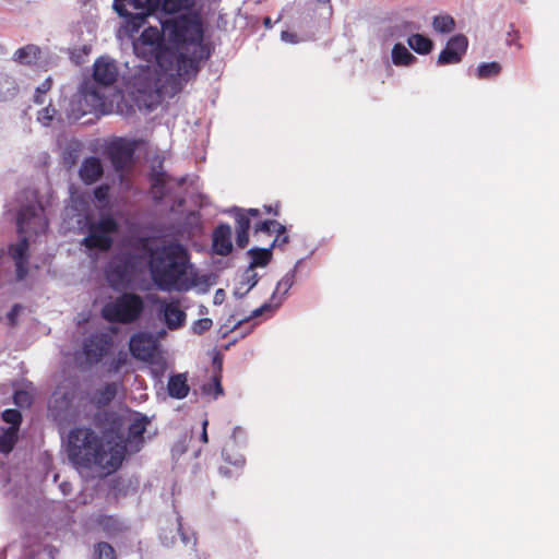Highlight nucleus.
Wrapping results in <instances>:
<instances>
[{
  "label": "nucleus",
  "instance_id": "obj_32",
  "mask_svg": "<svg viewBox=\"0 0 559 559\" xmlns=\"http://www.w3.org/2000/svg\"><path fill=\"white\" fill-rule=\"evenodd\" d=\"M83 99L91 104L92 108L97 109L104 105V95L96 87H86L83 90Z\"/></svg>",
  "mask_w": 559,
  "mask_h": 559
},
{
  "label": "nucleus",
  "instance_id": "obj_39",
  "mask_svg": "<svg viewBox=\"0 0 559 559\" xmlns=\"http://www.w3.org/2000/svg\"><path fill=\"white\" fill-rule=\"evenodd\" d=\"M52 80L47 78L37 88L34 94V103L43 105L45 103V95L51 90Z\"/></svg>",
  "mask_w": 559,
  "mask_h": 559
},
{
  "label": "nucleus",
  "instance_id": "obj_55",
  "mask_svg": "<svg viewBox=\"0 0 559 559\" xmlns=\"http://www.w3.org/2000/svg\"><path fill=\"white\" fill-rule=\"evenodd\" d=\"M249 319L250 318H247V319H245L242 321H238V323L233 328V330H236L242 322H247V321H249Z\"/></svg>",
  "mask_w": 559,
  "mask_h": 559
},
{
  "label": "nucleus",
  "instance_id": "obj_17",
  "mask_svg": "<svg viewBox=\"0 0 559 559\" xmlns=\"http://www.w3.org/2000/svg\"><path fill=\"white\" fill-rule=\"evenodd\" d=\"M104 175V167L96 156L86 157L79 169V177L86 186L97 182Z\"/></svg>",
  "mask_w": 559,
  "mask_h": 559
},
{
  "label": "nucleus",
  "instance_id": "obj_51",
  "mask_svg": "<svg viewBox=\"0 0 559 559\" xmlns=\"http://www.w3.org/2000/svg\"><path fill=\"white\" fill-rule=\"evenodd\" d=\"M266 214H273L274 216H277L280 214V205L276 204L274 207L272 205H264L263 206Z\"/></svg>",
  "mask_w": 559,
  "mask_h": 559
},
{
  "label": "nucleus",
  "instance_id": "obj_47",
  "mask_svg": "<svg viewBox=\"0 0 559 559\" xmlns=\"http://www.w3.org/2000/svg\"><path fill=\"white\" fill-rule=\"evenodd\" d=\"M22 310V306L19 305V304H15L11 310L9 311L8 313V322H9V325L11 326H14L16 324V321H17V317L20 314Z\"/></svg>",
  "mask_w": 559,
  "mask_h": 559
},
{
  "label": "nucleus",
  "instance_id": "obj_37",
  "mask_svg": "<svg viewBox=\"0 0 559 559\" xmlns=\"http://www.w3.org/2000/svg\"><path fill=\"white\" fill-rule=\"evenodd\" d=\"M289 242V236L287 234L286 227L284 225H278L276 229V236L271 245V250L273 248L284 249L285 246Z\"/></svg>",
  "mask_w": 559,
  "mask_h": 559
},
{
  "label": "nucleus",
  "instance_id": "obj_35",
  "mask_svg": "<svg viewBox=\"0 0 559 559\" xmlns=\"http://www.w3.org/2000/svg\"><path fill=\"white\" fill-rule=\"evenodd\" d=\"M3 421L10 424L9 428H15L16 431L20 429V425L22 423V414L20 411L14 408H9L3 411L1 415Z\"/></svg>",
  "mask_w": 559,
  "mask_h": 559
},
{
  "label": "nucleus",
  "instance_id": "obj_3",
  "mask_svg": "<svg viewBox=\"0 0 559 559\" xmlns=\"http://www.w3.org/2000/svg\"><path fill=\"white\" fill-rule=\"evenodd\" d=\"M67 450L74 465L85 468L95 466L109 474L121 466L127 445L123 441H104L91 428L78 427L68 435Z\"/></svg>",
  "mask_w": 559,
  "mask_h": 559
},
{
  "label": "nucleus",
  "instance_id": "obj_8",
  "mask_svg": "<svg viewBox=\"0 0 559 559\" xmlns=\"http://www.w3.org/2000/svg\"><path fill=\"white\" fill-rule=\"evenodd\" d=\"M135 262L133 257L126 255L110 263L106 270V277L115 289L127 287L134 275Z\"/></svg>",
  "mask_w": 559,
  "mask_h": 559
},
{
  "label": "nucleus",
  "instance_id": "obj_24",
  "mask_svg": "<svg viewBox=\"0 0 559 559\" xmlns=\"http://www.w3.org/2000/svg\"><path fill=\"white\" fill-rule=\"evenodd\" d=\"M407 43L408 46L419 55L429 53L433 47L431 39L421 34H414L409 36Z\"/></svg>",
  "mask_w": 559,
  "mask_h": 559
},
{
  "label": "nucleus",
  "instance_id": "obj_45",
  "mask_svg": "<svg viewBox=\"0 0 559 559\" xmlns=\"http://www.w3.org/2000/svg\"><path fill=\"white\" fill-rule=\"evenodd\" d=\"M109 191H110V187L108 185H106V183L100 185L94 189V198L98 202L105 203L109 199Z\"/></svg>",
  "mask_w": 559,
  "mask_h": 559
},
{
  "label": "nucleus",
  "instance_id": "obj_33",
  "mask_svg": "<svg viewBox=\"0 0 559 559\" xmlns=\"http://www.w3.org/2000/svg\"><path fill=\"white\" fill-rule=\"evenodd\" d=\"M147 419L146 417H141L135 419L129 427V438L134 440H142L143 435L146 430Z\"/></svg>",
  "mask_w": 559,
  "mask_h": 559
},
{
  "label": "nucleus",
  "instance_id": "obj_2",
  "mask_svg": "<svg viewBox=\"0 0 559 559\" xmlns=\"http://www.w3.org/2000/svg\"><path fill=\"white\" fill-rule=\"evenodd\" d=\"M147 264L151 278L159 290L187 292L195 285L190 253L178 241L150 248Z\"/></svg>",
  "mask_w": 559,
  "mask_h": 559
},
{
  "label": "nucleus",
  "instance_id": "obj_28",
  "mask_svg": "<svg viewBox=\"0 0 559 559\" xmlns=\"http://www.w3.org/2000/svg\"><path fill=\"white\" fill-rule=\"evenodd\" d=\"M160 4L165 13L174 14L192 9L194 0H162Z\"/></svg>",
  "mask_w": 559,
  "mask_h": 559
},
{
  "label": "nucleus",
  "instance_id": "obj_18",
  "mask_svg": "<svg viewBox=\"0 0 559 559\" xmlns=\"http://www.w3.org/2000/svg\"><path fill=\"white\" fill-rule=\"evenodd\" d=\"M230 212L235 218L236 245L243 249L249 243V230L251 227V221L247 213H245V209L234 207Z\"/></svg>",
  "mask_w": 559,
  "mask_h": 559
},
{
  "label": "nucleus",
  "instance_id": "obj_46",
  "mask_svg": "<svg viewBox=\"0 0 559 559\" xmlns=\"http://www.w3.org/2000/svg\"><path fill=\"white\" fill-rule=\"evenodd\" d=\"M165 177L166 175L164 173H154L152 174L151 176V181H152V189L154 191H162L165 187Z\"/></svg>",
  "mask_w": 559,
  "mask_h": 559
},
{
  "label": "nucleus",
  "instance_id": "obj_10",
  "mask_svg": "<svg viewBox=\"0 0 559 559\" xmlns=\"http://www.w3.org/2000/svg\"><path fill=\"white\" fill-rule=\"evenodd\" d=\"M159 4V0H114V9L123 17L143 21Z\"/></svg>",
  "mask_w": 559,
  "mask_h": 559
},
{
  "label": "nucleus",
  "instance_id": "obj_12",
  "mask_svg": "<svg viewBox=\"0 0 559 559\" xmlns=\"http://www.w3.org/2000/svg\"><path fill=\"white\" fill-rule=\"evenodd\" d=\"M135 146L132 142L119 138L107 146V155L117 171L124 170L132 162Z\"/></svg>",
  "mask_w": 559,
  "mask_h": 559
},
{
  "label": "nucleus",
  "instance_id": "obj_25",
  "mask_svg": "<svg viewBox=\"0 0 559 559\" xmlns=\"http://www.w3.org/2000/svg\"><path fill=\"white\" fill-rule=\"evenodd\" d=\"M96 523L108 535L117 534L123 530V524L114 515H99Z\"/></svg>",
  "mask_w": 559,
  "mask_h": 559
},
{
  "label": "nucleus",
  "instance_id": "obj_40",
  "mask_svg": "<svg viewBox=\"0 0 559 559\" xmlns=\"http://www.w3.org/2000/svg\"><path fill=\"white\" fill-rule=\"evenodd\" d=\"M278 225H281V223H278L277 221L266 219L255 224L254 233H264L267 235H272L273 233H276Z\"/></svg>",
  "mask_w": 559,
  "mask_h": 559
},
{
  "label": "nucleus",
  "instance_id": "obj_30",
  "mask_svg": "<svg viewBox=\"0 0 559 559\" xmlns=\"http://www.w3.org/2000/svg\"><path fill=\"white\" fill-rule=\"evenodd\" d=\"M501 66L499 62L492 61L487 63H480L477 68V78L486 80L498 76L501 72Z\"/></svg>",
  "mask_w": 559,
  "mask_h": 559
},
{
  "label": "nucleus",
  "instance_id": "obj_23",
  "mask_svg": "<svg viewBox=\"0 0 559 559\" xmlns=\"http://www.w3.org/2000/svg\"><path fill=\"white\" fill-rule=\"evenodd\" d=\"M251 262L248 269L254 271L255 267H264L272 260L271 248H252L248 251Z\"/></svg>",
  "mask_w": 559,
  "mask_h": 559
},
{
  "label": "nucleus",
  "instance_id": "obj_1",
  "mask_svg": "<svg viewBox=\"0 0 559 559\" xmlns=\"http://www.w3.org/2000/svg\"><path fill=\"white\" fill-rule=\"evenodd\" d=\"M163 29L173 48L157 52V64L165 72H175L180 80L189 82L198 75L201 63L211 56L210 47L203 43V23L197 14H182L165 21Z\"/></svg>",
  "mask_w": 559,
  "mask_h": 559
},
{
  "label": "nucleus",
  "instance_id": "obj_53",
  "mask_svg": "<svg viewBox=\"0 0 559 559\" xmlns=\"http://www.w3.org/2000/svg\"><path fill=\"white\" fill-rule=\"evenodd\" d=\"M245 213H247L248 217L251 218H257V217H260L261 215V212L259 209H248V210H245Z\"/></svg>",
  "mask_w": 559,
  "mask_h": 559
},
{
  "label": "nucleus",
  "instance_id": "obj_31",
  "mask_svg": "<svg viewBox=\"0 0 559 559\" xmlns=\"http://www.w3.org/2000/svg\"><path fill=\"white\" fill-rule=\"evenodd\" d=\"M433 28L439 33H450L455 27V21L451 15H437L432 22Z\"/></svg>",
  "mask_w": 559,
  "mask_h": 559
},
{
  "label": "nucleus",
  "instance_id": "obj_41",
  "mask_svg": "<svg viewBox=\"0 0 559 559\" xmlns=\"http://www.w3.org/2000/svg\"><path fill=\"white\" fill-rule=\"evenodd\" d=\"M213 325V322L210 318H202L193 322L191 329L192 332L197 335H202L206 331H209Z\"/></svg>",
  "mask_w": 559,
  "mask_h": 559
},
{
  "label": "nucleus",
  "instance_id": "obj_43",
  "mask_svg": "<svg viewBox=\"0 0 559 559\" xmlns=\"http://www.w3.org/2000/svg\"><path fill=\"white\" fill-rule=\"evenodd\" d=\"M56 115V109L51 106H47L38 111L37 119L44 126H48Z\"/></svg>",
  "mask_w": 559,
  "mask_h": 559
},
{
  "label": "nucleus",
  "instance_id": "obj_44",
  "mask_svg": "<svg viewBox=\"0 0 559 559\" xmlns=\"http://www.w3.org/2000/svg\"><path fill=\"white\" fill-rule=\"evenodd\" d=\"M506 44L508 46H515L518 49H522L523 45L520 43V32L514 29L511 25V31L507 33Z\"/></svg>",
  "mask_w": 559,
  "mask_h": 559
},
{
  "label": "nucleus",
  "instance_id": "obj_42",
  "mask_svg": "<svg viewBox=\"0 0 559 559\" xmlns=\"http://www.w3.org/2000/svg\"><path fill=\"white\" fill-rule=\"evenodd\" d=\"M14 403L20 407H27L32 404V395L23 390H19L13 395Z\"/></svg>",
  "mask_w": 559,
  "mask_h": 559
},
{
  "label": "nucleus",
  "instance_id": "obj_14",
  "mask_svg": "<svg viewBox=\"0 0 559 559\" xmlns=\"http://www.w3.org/2000/svg\"><path fill=\"white\" fill-rule=\"evenodd\" d=\"M158 304V310L159 314L162 316V320L170 331L178 330L185 325L187 314L181 309V304L179 299H163L159 300Z\"/></svg>",
  "mask_w": 559,
  "mask_h": 559
},
{
  "label": "nucleus",
  "instance_id": "obj_15",
  "mask_svg": "<svg viewBox=\"0 0 559 559\" xmlns=\"http://www.w3.org/2000/svg\"><path fill=\"white\" fill-rule=\"evenodd\" d=\"M296 271L290 270L287 272L277 283L274 293L272 294L271 301L263 304L260 308H257L252 311L250 318H257L261 316L264 311L270 310L271 308H277L282 305L285 296L293 287L295 283Z\"/></svg>",
  "mask_w": 559,
  "mask_h": 559
},
{
  "label": "nucleus",
  "instance_id": "obj_29",
  "mask_svg": "<svg viewBox=\"0 0 559 559\" xmlns=\"http://www.w3.org/2000/svg\"><path fill=\"white\" fill-rule=\"evenodd\" d=\"M17 432L15 428H7L0 435V452L9 454L17 442Z\"/></svg>",
  "mask_w": 559,
  "mask_h": 559
},
{
  "label": "nucleus",
  "instance_id": "obj_4",
  "mask_svg": "<svg viewBox=\"0 0 559 559\" xmlns=\"http://www.w3.org/2000/svg\"><path fill=\"white\" fill-rule=\"evenodd\" d=\"M47 228L48 221L40 205L28 204L21 207L16 217V230L21 239L9 246V254L14 262L17 281L25 280L28 274L29 241L27 235L37 236L46 233Z\"/></svg>",
  "mask_w": 559,
  "mask_h": 559
},
{
  "label": "nucleus",
  "instance_id": "obj_58",
  "mask_svg": "<svg viewBox=\"0 0 559 559\" xmlns=\"http://www.w3.org/2000/svg\"><path fill=\"white\" fill-rule=\"evenodd\" d=\"M61 487H62V491H63V492H66V490H68V487H66V485H64V484H63V485H61Z\"/></svg>",
  "mask_w": 559,
  "mask_h": 559
},
{
  "label": "nucleus",
  "instance_id": "obj_5",
  "mask_svg": "<svg viewBox=\"0 0 559 559\" xmlns=\"http://www.w3.org/2000/svg\"><path fill=\"white\" fill-rule=\"evenodd\" d=\"M144 309V300L140 295L126 292L106 302L100 314L109 323L131 324L141 318Z\"/></svg>",
  "mask_w": 559,
  "mask_h": 559
},
{
  "label": "nucleus",
  "instance_id": "obj_19",
  "mask_svg": "<svg viewBox=\"0 0 559 559\" xmlns=\"http://www.w3.org/2000/svg\"><path fill=\"white\" fill-rule=\"evenodd\" d=\"M213 249L219 255H228L233 250L231 228L228 224H219L213 231Z\"/></svg>",
  "mask_w": 559,
  "mask_h": 559
},
{
  "label": "nucleus",
  "instance_id": "obj_6",
  "mask_svg": "<svg viewBox=\"0 0 559 559\" xmlns=\"http://www.w3.org/2000/svg\"><path fill=\"white\" fill-rule=\"evenodd\" d=\"M247 443L246 431L241 427H235L228 441L222 450V456L225 462L221 465L218 473L226 478L238 477L245 466L246 457L242 453Z\"/></svg>",
  "mask_w": 559,
  "mask_h": 559
},
{
  "label": "nucleus",
  "instance_id": "obj_22",
  "mask_svg": "<svg viewBox=\"0 0 559 559\" xmlns=\"http://www.w3.org/2000/svg\"><path fill=\"white\" fill-rule=\"evenodd\" d=\"M168 394L174 399H185L189 394L187 378L182 373L171 376L167 384Z\"/></svg>",
  "mask_w": 559,
  "mask_h": 559
},
{
  "label": "nucleus",
  "instance_id": "obj_50",
  "mask_svg": "<svg viewBox=\"0 0 559 559\" xmlns=\"http://www.w3.org/2000/svg\"><path fill=\"white\" fill-rule=\"evenodd\" d=\"M207 426H209V420L205 418L202 423V432H201V436H200V439L203 443H207L209 442V436H207Z\"/></svg>",
  "mask_w": 559,
  "mask_h": 559
},
{
  "label": "nucleus",
  "instance_id": "obj_9",
  "mask_svg": "<svg viewBox=\"0 0 559 559\" xmlns=\"http://www.w3.org/2000/svg\"><path fill=\"white\" fill-rule=\"evenodd\" d=\"M114 345L112 337L107 333H94L83 342V354L90 365H96L103 360Z\"/></svg>",
  "mask_w": 559,
  "mask_h": 559
},
{
  "label": "nucleus",
  "instance_id": "obj_27",
  "mask_svg": "<svg viewBox=\"0 0 559 559\" xmlns=\"http://www.w3.org/2000/svg\"><path fill=\"white\" fill-rule=\"evenodd\" d=\"M258 282V273L251 269H247L241 276L240 286L237 288L235 294H238L240 297L247 295Z\"/></svg>",
  "mask_w": 559,
  "mask_h": 559
},
{
  "label": "nucleus",
  "instance_id": "obj_57",
  "mask_svg": "<svg viewBox=\"0 0 559 559\" xmlns=\"http://www.w3.org/2000/svg\"><path fill=\"white\" fill-rule=\"evenodd\" d=\"M61 487H62V491H63V492H66V490H68V487H66V485H64V484H63V485H61Z\"/></svg>",
  "mask_w": 559,
  "mask_h": 559
},
{
  "label": "nucleus",
  "instance_id": "obj_52",
  "mask_svg": "<svg viewBox=\"0 0 559 559\" xmlns=\"http://www.w3.org/2000/svg\"><path fill=\"white\" fill-rule=\"evenodd\" d=\"M12 83L13 82H11L8 76L0 74V98H2L4 95L3 90H2L3 84H12Z\"/></svg>",
  "mask_w": 559,
  "mask_h": 559
},
{
  "label": "nucleus",
  "instance_id": "obj_11",
  "mask_svg": "<svg viewBox=\"0 0 559 559\" xmlns=\"http://www.w3.org/2000/svg\"><path fill=\"white\" fill-rule=\"evenodd\" d=\"M129 350L135 359L152 362L157 353V342L150 333L136 332L130 337Z\"/></svg>",
  "mask_w": 559,
  "mask_h": 559
},
{
  "label": "nucleus",
  "instance_id": "obj_49",
  "mask_svg": "<svg viewBox=\"0 0 559 559\" xmlns=\"http://www.w3.org/2000/svg\"><path fill=\"white\" fill-rule=\"evenodd\" d=\"M281 38L290 44H297L298 43V36L295 33H290L288 31H283L281 33Z\"/></svg>",
  "mask_w": 559,
  "mask_h": 559
},
{
  "label": "nucleus",
  "instance_id": "obj_7",
  "mask_svg": "<svg viewBox=\"0 0 559 559\" xmlns=\"http://www.w3.org/2000/svg\"><path fill=\"white\" fill-rule=\"evenodd\" d=\"M118 231V222L110 214L102 215L97 222L88 225V234L82 245L90 250L108 251L114 243L112 235Z\"/></svg>",
  "mask_w": 559,
  "mask_h": 559
},
{
  "label": "nucleus",
  "instance_id": "obj_21",
  "mask_svg": "<svg viewBox=\"0 0 559 559\" xmlns=\"http://www.w3.org/2000/svg\"><path fill=\"white\" fill-rule=\"evenodd\" d=\"M118 385L115 382L106 383L103 388L98 389L92 396V403L96 407H105L109 405L116 397Z\"/></svg>",
  "mask_w": 559,
  "mask_h": 559
},
{
  "label": "nucleus",
  "instance_id": "obj_54",
  "mask_svg": "<svg viewBox=\"0 0 559 559\" xmlns=\"http://www.w3.org/2000/svg\"><path fill=\"white\" fill-rule=\"evenodd\" d=\"M263 25L265 28L270 29L273 26V22L270 16L263 19Z\"/></svg>",
  "mask_w": 559,
  "mask_h": 559
},
{
  "label": "nucleus",
  "instance_id": "obj_56",
  "mask_svg": "<svg viewBox=\"0 0 559 559\" xmlns=\"http://www.w3.org/2000/svg\"><path fill=\"white\" fill-rule=\"evenodd\" d=\"M317 2H319V3H329L330 0H317Z\"/></svg>",
  "mask_w": 559,
  "mask_h": 559
},
{
  "label": "nucleus",
  "instance_id": "obj_13",
  "mask_svg": "<svg viewBox=\"0 0 559 559\" xmlns=\"http://www.w3.org/2000/svg\"><path fill=\"white\" fill-rule=\"evenodd\" d=\"M119 75L117 62L108 56H100L93 66V79L102 86L114 85Z\"/></svg>",
  "mask_w": 559,
  "mask_h": 559
},
{
  "label": "nucleus",
  "instance_id": "obj_38",
  "mask_svg": "<svg viewBox=\"0 0 559 559\" xmlns=\"http://www.w3.org/2000/svg\"><path fill=\"white\" fill-rule=\"evenodd\" d=\"M140 39H141L142 44H145V45H151V46L158 45L160 41V34L157 31V28L150 27L142 32Z\"/></svg>",
  "mask_w": 559,
  "mask_h": 559
},
{
  "label": "nucleus",
  "instance_id": "obj_20",
  "mask_svg": "<svg viewBox=\"0 0 559 559\" xmlns=\"http://www.w3.org/2000/svg\"><path fill=\"white\" fill-rule=\"evenodd\" d=\"M41 48L34 44L19 48L13 55L14 61L23 66H37L41 61Z\"/></svg>",
  "mask_w": 559,
  "mask_h": 559
},
{
  "label": "nucleus",
  "instance_id": "obj_26",
  "mask_svg": "<svg viewBox=\"0 0 559 559\" xmlns=\"http://www.w3.org/2000/svg\"><path fill=\"white\" fill-rule=\"evenodd\" d=\"M392 61L395 66H411L416 57L402 44H395L392 49Z\"/></svg>",
  "mask_w": 559,
  "mask_h": 559
},
{
  "label": "nucleus",
  "instance_id": "obj_34",
  "mask_svg": "<svg viewBox=\"0 0 559 559\" xmlns=\"http://www.w3.org/2000/svg\"><path fill=\"white\" fill-rule=\"evenodd\" d=\"M95 559H117L114 547L106 543L100 542L94 547Z\"/></svg>",
  "mask_w": 559,
  "mask_h": 559
},
{
  "label": "nucleus",
  "instance_id": "obj_48",
  "mask_svg": "<svg viewBox=\"0 0 559 559\" xmlns=\"http://www.w3.org/2000/svg\"><path fill=\"white\" fill-rule=\"evenodd\" d=\"M127 364V354L120 352L118 357L114 359V361L110 365V368L112 371H119L123 365Z\"/></svg>",
  "mask_w": 559,
  "mask_h": 559
},
{
  "label": "nucleus",
  "instance_id": "obj_36",
  "mask_svg": "<svg viewBox=\"0 0 559 559\" xmlns=\"http://www.w3.org/2000/svg\"><path fill=\"white\" fill-rule=\"evenodd\" d=\"M203 392L217 399L223 395L224 390L221 382V376H214L212 381L203 385Z\"/></svg>",
  "mask_w": 559,
  "mask_h": 559
},
{
  "label": "nucleus",
  "instance_id": "obj_16",
  "mask_svg": "<svg viewBox=\"0 0 559 559\" xmlns=\"http://www.w3.org/2000/svg\"><path fill=\"white\" fill-rule=\"evenodd\" d=\"M467 46L468 40L466 36L459 34L451 37L438 57V64L447 66L459 63L465 55Z\"/></svg>",
  "mask_w": 559,
  "mask_h": 559
}]
</instances>
